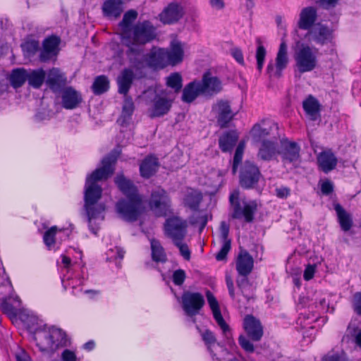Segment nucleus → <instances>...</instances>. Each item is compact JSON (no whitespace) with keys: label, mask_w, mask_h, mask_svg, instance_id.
<instances>
[{"label":"nucleus","mask_w":361,"mask_h":361,"mask_svg":"<svg viewBox=\"0 0 361 361\" xmlns=\"http://www.w3.org/2000/svg\"><path fill=\"white\" fill-rule=\"evenodd\" d=\"M116 157L108 155L102 161V166L95 169L86 178L84 192V208L87 214L89 228L96 234L97 231L92 226V221L100 217L104 212L106 206L104 203H99L102 195V188L97 183L99 180L108 179L114 173V165Z\"/></svg>","instance_id":"1"},{"label":"nucleus","mask_w":361,"mask_h":361,"mask_svg":"<svg viewBox=\"0 0 361 361\" xmlns=\"http://www.w3.org/2000/svg\"><path fill=\"white\" fill-rule=\"evenodd\" d=\"M157 37V27L148 20L136 23L129 32H125L121 39L127 47L126 54L133 67L142 66V61L133 56L142 55L145 46L153 42Z\"/></svg>","instance_id":"2"},{"label":"nucleus","mask_w":361,"mask_h":361,"mask_svg":"<svg viewBox=\"0 0 361 361\" xmlns=\"http://www.w3.org/2000/svg\"><path fill=\"white\" fill-rule=\"evenodd\" d=\"M243 328L247 336L240 335L238 343L245 353H253L255 346L252 341L257 342L261 340L264 334L263 326L259 319L248 314L243 319Z\"/></svg>","instance_id":"3"},{"label":"nucleus","mask_w":361,"mask_h":361,"mask_svg":"<svg viewBox=\"0 0 361 361\" xmlns=\"http://www.w3.org/2000/svg\"><path fill=\"white\" fill-rule=\"evenodd\" d=\"M229 203L232 219H243L247 223H251L254 221L255 214L257 210V204L255 200H241L240 198V191L235 190L230 194Z\"/></svg>","instance_id":"4"},{"label":"nucleus","mask_w":361,"mask_h":361,"mask_svg":"<svg viewBox=\"0 0 361 361\" xmlns=\"http://www.w3.org/2000/svg\"><path fill=\"white\" fill-rule=\"evenodd\" d=\"M116 210L124 221L135 222L142 212V197L121 198L116 204Z\"/></svg>","instance_id":"5"},{"label":"nucleus","mask_w":361,"mask_h":361,"mask_svg":"<svg viewBox=\"0 0 361 361\" xmlns=\"http://www.w3.org/2000/svg\"><path fill=\"white\" fill-rule=\"evenodd\" d=\"M294 52L293 58L295 60V73L302 74L304 73L313 71L317 65V59L312 49L307 44H300Z\"/></svg>","instance_id":"6"},{"label":"nucleus","mask_w":361,"mask_h":361,"mask_svg":"<svg viewBox=\"0 0 361 361\" xmlns=\"http://www.w3.org/2000/svg\"><path fill=\"white\" fill-rule=\"evenodd\" d=\"M133 56L137 60L142 61V67H133L136 70H141L146 67L152 69H163L167 66L164 48L153 47L142 58H139L140 56L135 55Z\"/></svg>","instance_id":"7"},{"label":"nucleus","mask_w":361,"mask_h":361,"mask_svg":"<svg viewBox=\"0 0 361 361\" xmlns=\"http://www.w3.org/2000/svg\"><path fill=\"white\" fill-rule=\"evenodd\" d=\"M149 205L157 216H166L170 209L171 200L166 191L159 187L152 190Z\"/></svg>","instance_id":"8"},{"label":"nucleus","mask_w":361,"mask_h":361,"mask_svg":"<svg viewBox=\"0 0 361 361\" xmlns=\"http://www.w3.org/2000/svg\"><path fill=\"white\" fill-rule=\"evenodd\" d=\"M204 303V296L199 292L186 290L182 294V308L185 314L189 317H193L199 314Z\"/></svg>","instance_id":"9"},{"label":"nucleus","mask_w":361,"mask_h":361,"mask_svg":"<svg viewBox=\"0 0 361 361\" xmlns=\"http://www.w3.org/2000/svg\"><path fill=\"white\" fill-rule=\"evenodd\" d=\"M188 224L182 219L173 216L166 220L164 223L165 235L172 240V242L183 240L187 234Z\"/></svg>","instance_id":"10"},{"label":"nucleus","mask_w":361,"mask_h":361,"mask_svg":"<svg viewBox=\"0 0 361 361\" xmlns=\"http://www.w3.org/2000/svg\"><path fill=\"white\" fill-rule=\"evenodd\" d=\"M262 174L257 165L251 161H245L239 176V183L244 189L253 188L259 182Z\"/></svg>","instance_id":"11"},{"label":"nucleus","mask_w":361,"mask_h":361,"mask_svg":"<svg viewBox=\"0 0 361 361\" xmlns=\"http://www.w3.org/2000/svg\"><path fill=\"white\" fill-rule=\"evenodd\" d=\"M61 38L55 35L46 37L42 42V48L40 50L39 59L41 62L46 63L56 59L59 53Z\"/></svg>","instance_id":"12"},{"label":"nucleus","mask_w":361,"mask_h":361,"mask_svg":"<svg viewBox=\"0 0 361 361\" xmlns=\"http://www.w3.org/2000/svg\"><path fill=\"white\" fill-rule=\"evenodd\" d=\"M305 37L310 42L323 46L331 42L333 38V32L328 26L319 23L307 31Z\"/></svg>","instance_id":"13"},{"label":"nucleus","mask_w":361,"mask_h":361,"mask_svg":"<svg viewBox=\"0 0 361 361\" xmlns=\"http://www.w3.org/2000/svg\"><path fill=\"white\" fill-rule=\"evenodd\" d=\"M212 110L216 113V121L221 128H227L236 115V113L232 111L230 102L226 100L217 101L212 106Z\"/></svg>","instance_id":"14"},{"label":"nucleus","mask_w":361,"mask_h":361,"mask_svg":"<svg viewBox=\"0 0 361 361\" xmlns=\"http://www.w3.org/2000/svg\"><path fill=\"white\" fill-rule=\"evenodd\" d=\"M184 8L180 4L171 2L159 14V20L165 25H173L184 16Z\"/></svg>","instance_id":"15"},{"label":"nucleus","mask_w":361,"mask_h":361,"mask_svg":"<svg viewBox=\"0 0 361 361\" xmlns=\"http://www.w3.org/2000/svg\"><path fill=\"white\" fill-rule=\"evenodd\" d=\"M45 82L54 93H57L66 87L67 77L59 68H52L46 74Z\"/></svg>","instance_id":"16"},{"label":"nucleus","mask_w":361,"mask_h":361,"mask_svg":"<svg viewBox=\"0 0 361 361\" xmlns=\"http://www.w3.org/2000/svg\"><path fill=\"white\" fill-rule=\"evenodd\" d=\"M173 102V99L156 94L152 100L151 106L148 109L149 116L154 118L166 115L172 107Z\"/></svg>","instance_id":"17"},{"label":"nucleus","mask_w":361,"mask_h":361,"mask_svg":"<svg viewBox=\"0 0 361 361\" xmlns=\"http://www.w3.org/2000/svg\"><path fill=\"white\" fill-rule=\"evenodd\" d=\"M202 94L204 96H214L221 92V82L217 77L212 76L207 71L204 73L202 80L198 81Z\"/></svg>","instance_id":"18"},{"label":"nucleus","mask_w":361,"mask_h":361,"mask_svg":"<svg viewBox=\"0 0 361 361\" xmlns=\"http://www.w3.org/2000/svg\"><path fill=\"white\" fill-rule=\"evenodd\" d=\"M280 143L279 154L283 161L292 163L300 158V147L297 142L282 139Z\"/></svg>","instance_id":"19"},{"label":"nucleus","mask_w":361,"mask_h":361,"mask_svg":"<svg viewBox=\"0 0 361 361\" xmlns=\"http://www.w3.org/2000/svg\"><path fill=\"white\" fill-rule=\"evenodd\" d=\"M61 92V104L66 109H74L79 106L82 102L80 92L71 86L63 88Z\"/></svg>","instance_id":"20"},{"label":"nucleus","mask_w":361,"mask_h":361,"mask_svg":"<svg viewBox=\"0 0 361 361\" xmlns=\"http://www.w3.org/2000/svg\"><path fill=\"white\" fill-rule=\"evenodd\" d=\"M165 58L168 66H176L181 63L184 56L183 44L178 40L171 42L169 49H164Z\"/></svg>","instance_id":"21"},{"label":"nucleus","mask_w":361,"mask_h":361,"mask_svg":"<svg viewBox=\"0 0 361 361\" xmlns=\"http://www.w3.org/2000/svg\"><path fill=\"white\" fill-rule=\"evenodd\" d=\"M317 18V10L313 6L302 8L299 16L298 27L300 30H310L315 25Z\"/></svg>","instance_id":"22"},{"label":"nucleus","mask_w":361,"mask_h":361,"mask_svg":"<svg viewBox=\"0 0 361 361\" xmlns=\"http://www.w3.org/2000/svg\"><path fill=\"white\" fill-rule=\"evenodd\" d=\"M114 182L119 190L126 197H141L137 186L123 173L118 174L114 178Z\"/></svg>","instance_id":"23"},{"label":"nucleus","mask_w":361,"mask_h":361,"mask_svg":"<svg viewBox=\"0 0 361 361\" xmlns=\"http://www.w3.org/2000/svg\"><path fill=\"white\" fill-rule=\"evenodd\" d=\"M279 154L276 140H263L257 153V157L263 161H270Z\"/></svg>","instance_id":"24"},{"label":"nucleus","mask_w":361,"mask_h":361,"mask_svg":"<svg viewBox=\"0 0 361 361\" xmlns=\"http://www.w3.org/2000/svg\"><path fill=\"white\" fill-rule=\"evenodd\" d=\"M229 226L225 222L221 221L220 225V238L222 242V246L216 255L217 261H223L226 259L227 255L231 249V240L228 238Z\"/></svg>","instance_id":"25"},{"label":"nucleus","mask_w":361,"mask_h":361,"mask_svg":"<svg viewBox=\"0 0 361 361\" xmlns=\"http://www.w3.org/2000/svg\"><path fill=\"white\" fill-rule=\"evenodd\" d=\"M319 168L325 173L334 170L338 163V159L331 150H326L319 153L317 157Z\"/></svg>","instance_id":"26"},{"label":"nucleus","mask_w":361,"mask_h":361,"mask_svg":"<svg viewBox=\"0 0 361 361\" xmlns=\"http://www.w3.org/2000/svg\"><path fill=\"white\" fill-rule=\"evenodd\" d=\"M135 75L132 69L124 68L117 78L118 92L128 97L127 94L133 85Z\"/></svg>","instance_id":"27"},{"label":"nucleus","mask_w":361,"mask_h":361,"mask_svg":"<svg viewBox=\"0 0 361 361\" xmlns=\"http://www.w3.org/2000/svg\"><path fill=\"white\" fill-rule=\"evenodd\" d=\"M254 267L252 257L246 250L241 251L236 260V270L239 275H249Z\"/></svg>","instance_id":"28"},{"label":"nucleus","mask_w":361,"mask_h":361,"mask_svg":"<svg viewBox=\"0 0 361 361\" xmlns=\"http://www.w3.org/2000/svg\"><path fill=\"white\" fill-rule=\"evenodd\" d=\"M288 63V46L285 39L282 38L276 57V71L274 73V76L280 78L282 75V71L286 68Z\"/></svg>","instance_id":"29"},{"label":"nucleus","mask_w":361,"mask_h":361,"mask_svg":"<svg viewBox=\"0 0 361 361\" xmlns=\"http://www.w3.org/2000/svg\"><path fill=\"white\" fill-rule=\"evenodd\" d=\"M197 329L213 361H221V359L214 352L213 349L216 344L219 346L220 345L219 343L217 342L215 334L209 329L202 330L199 327H197Z\"/></svg>","instance_id":"30"},{"label":"nucleus","mask_w":361,"mask_h":361,"mask_svg":"<svg viewBox=\"0 0 361 361\" xmlns=\"http://www.w3.org/2000/svg\"><path fill=\"white\" fill-rule=\"evenodd\" d=\"M102 9L105 17L116 19L123 12V1L105 0Z\"/></svg>","instance_id":"31"},{"label":"nucleus","mask_w":361,"mask_h":361,"mask_svg":"<svg viewBox=\"0 0 361 361\" xmlns=\"http://www.w3.org/2000/svg\"><path fill=\"white\" fill-rule=\"evenodd\" d=\"M135 110L134 102L130 97H126L122 106L121 114L117 119V123L122 127H126L130 124L132 115Z\"/></svg>","instance_id":"32"},{"label":"nucleus","mask_w":361,"mask_h":361,"mask_svg":"<svg viewBox=\"0 0 361 361\" xmlns=\"http://www.w3.org/2000/svg\"><path fill=\"white\" fill-rule=\"evenodd\" d=\"M158 167V159L154 156H148L140 165V175L145 178H149L157 172Z\"/></svg>","instance_id":"33"},{"label":"nucleus","mask_w":361,"mask_h":361,"mask_svg":"<svg viewBox=\"0 0 361 361\" xmlns=\"http://www.w3.org/2000/svg\"><path fill=\"white\" fill-rule=\"evenodd\" d=\"M46 80V72L40 68L27 70V82L34 89H39Z\"/></svg>","instance_id":"34"},{"label":"nucleus","mask_w":361,"mask_h":361,"mask_svg":"<svg viewBox=\"0 0 361 361\" xmlns=\"http://www.w3.org/2000/svg\"><path fill=\"white\" fill-rule=\"evenodd\" d=\"M238 140V133L236 130H228L224 133L219 139V147L224 152L233 149Z\"/></svg>","instance_id":"35"},{"label":"nucleus","mask_w":361,"mask_h":361,"mask_svg":"<svg viewBox=\"0 0 361 361\" xmlns=\"http://www.w3.org/2000/svg\"><path fill=\"white\" fill-rule=\"evenodd\" d=\"M202 94L198 81L194 80L187 84L183 89L181 99L185 103H192L196 98Z\"/></svg>","instance_id":"36"},{"label":"nucleus","mask_w":361,"mask_h":361,"mask_svg":"<svg viewBox=\"0 0 361 361\" xmlns=\"http://www.w3.org/2000/svg\"><path fill=\"white\" fill-rule=\"evenodd\" d=\"M334 209L341 229L345 232L348 231L353 224L351 215L339 204H336Z\"/></svg>","instance_id":"37"},{"label":"nucleus","mask_w":361,"mask_h":361,"mask_svg":"<svg viewBox=\"0 0 361 361\" xmlns=\"http://www.w3.org/2000/svg\"><path fill=\"white\" fill-rule=\"evenodd\" d=\"M271 130V123L263 120L260 123H256L253 126L251 130V134L255 140L260 141L264 137L269 136Z\"/></svg>","instance_id":"38"},{"label":"nucleus","mask_w":361,"mask_h":361,"mask_svg":"<svg viewBox=\"0 0 361 361\" xmlns=\"http://www.w3.org/2000/svg\"><path fill=\"white\" fill-rule=\"evenodd\" d=\"M302 107L305 113L315 120L320 111V104L312 95H309L302 102Z\"/></svg>","instance_id":"39"},{"label":"nucleus","mask_w":361,"mask_h":361,"mask_svg":"<svg viewBox=\"0 0 361 361\" xmlns=\"http://www.w3.org/2000/svg\"><path fill=\"white\" fill-rule=\"evenodd\" d=\"M51 338L49 331L39 332L35 337L37 342V345L39 347L42 352H53L56 350V344L53 343L52 345L49 343Z\"/></svg>","instance_id":"40"},{"label":"nucleus","mask_w":361,"mask_h":361,"mask_svg":"<svg viewBox=\"0 0 361 361\" xmlns=\"http://www.w3.org/2000/svg\"><path fill=\"white\" fill-rule=\"evenodd\" d=\"M151 255L152 259L157 263H165L167 262V255L164 248L157 240L152 239L151 240Z\"/></svg>","instance_id":"41"},{"label":"nucleus","mask_w":361,"mask_h":361,"mask_svg":"<svg viewBox=\"0 0 361 361\" xmlns=\"http://www.w3.org/2000/svg\"><path fill=\"white\" fill-rule=\"evenodd\" d=\"M137 12L133 9L129 10L124 13L122 20L118 24L121 30V37L125 35L126 32H129L131 30L134 25L133 23L137 18Z\"/></svg>","instance_id":"42"},{"label":"nucleus","mask_w":361,"mask_h":361,"mask_svg":"<svg viewBox=\"0 0 361 361\" xmlns=\"http://www.w3.org/2000/svg\"><path fill=\"white\" fill-rule=\"evenodd\" d=\"M9 81L13 88L21 87L27 81V69L24 68L13 69L10 75Z\"/></svg>","instance_id":"43"},{"label":"nucleus","mask_w":361,"mask_h":361,"mask_svg":"<svg viewBox=\"0 0 361 361\" xmlns=\"http://www.w3.org/2000/svg\"><path fill=\"white\" fill-rule=\"evenodd\" d=\"M49 331L51 336L49 340V343L51 345H52L53 343H55L56 349H57L59 346H63L66 345V334L61 329L51 327L49 329Z\"/></svg>","instance_id":"44"},{"label":"nucleus","mask_w":361,"mask_h":361,"mask_svg":"<svg viewBox=\"0 0 361 361\" xmlns=\"http://www.w3.org/2000/svg\"><path fill=\"white\" fill-rule=\"evenodd\" d=\"M92 89L95 95H100L107 92L109 89V80L106 75L97 76L92 85Z\"/></svg>","instance_id":"45"},{"label":"nucleus","mask_w":361,"mask_h":361,"mask_svg":"<svg viewBox=\"0 0 361 361\" xmlns=\"http://www.w3.org/2000/svg\"><path fill=\"white\" fill-rule=\"evenodd\" d=\"M202 200V195L201 192L193 190L185 195L184 198V204L191 210L197 211L199 209Z\"/></svg>","instance_id":"46"},{"label":"nucleus","mask_w":361,"mask_h":361,"mask_svg":"<svg viewBox=\"0 0 361 361\" xmlns=\"http://www.w3.org/2000/svg\"><path fill=\"white\" fill-rule=\"evenodd\" d=\"M166 85L173 90L174 92H179L183 87V78L179 73H173L166 78Z\"/></svg>","instance_id":"47"},{"label":"nucleus","mask_w":361,"mask_h":361,"mask_svg":"<svg viewBox=\"0 0 361 361\" xmlns=\"http://www.w3.org/2000/svg\"><path fill=\"white\" fill-rule=\"evenodd\" d=\"M12 289L11 282L4 269H0V299L6 298Z\"/></svg>","instance_id":"48"},{"label":"nucleus","mask_w":361,"mask_h":361,"mask_svg":"<svg viewBox=\"0 0 361 361\" xmlns=\"http://www.w3.org/2000/svg\"><path fill=\"white\" fill-rule=\"evenodd\" d=\"M256 42L257 44V48L256 50L257 68L259 72H261L264 66L267 51L265 47L262 45L259 38L257 39Z\"/></svg>","instance_id":"49"},{"label":"nucleus","mask_w":361,"mask_h":361,"mask_svg":"<svg viewBox=\"0 0 361 361\" xmlns=\"http://www.w3.org/2000/svg\"><path fill=\"white\" fill-rule=\"evenodd\" d=\"M248 275L240 276V278L237 279L236 283L237 286L241 292V294L249 300L251 295L248 293V290L250 289L251 286L247 278Z\"/></svg>","instance_id":"50"},{"label":"nucleus","mask_w":361,"mask_h":361,"mask_svg":"<svg viewBox=\"0 0 361 361\" xmlns=\"http://www.w3.org/2000/svg\"><path fill=\"white\" fill-rule=\"evenodd\" d=\"M24 53L28 56H33L39 50V43L37 40L27 41L21 45Z\"/></svg>","instance_id":"51"},{"label":"nucleus","mask_w":361,"mask_h":361,"mask_svg":"<svg viewBox=\"0 0 361 361\" xmlns=\"http://www.w3.org/2000/svg\"><path fill=\"white\" fill-rule=\"evenodd\" d=\"M58 231L56 226H51L44 234L43 241L47 247L51 248L56 243V234Z\"/></svg>","instance_id":"52"},{"label":"nucleus","mask_w":361,"mask_h":361,"mask_svg":"<svg viewBox=\"0 0 361 361\" xmlns=\"http://www.w3.org/2000/svg\"><path fill=\"white\" fill-rule=\"evenodd\" d=\"M322 361H350L344 351L336 352L326 355Z\"/></svg>","instance_id":"53"},{"label":"nucleus","mask_w":361,"mask_h":361,"mask_svg":"<svg viewBox=\"0 0 361 361\" xmlns=\"http://www.w3.org/2000/svg\"><path fill=\"white\" fill-rule=\"evenodd\" d=\"M212 313L215 321L220 326L224 334H226V333L230 331V328L223 318L220 309L212 311Z\"/></svg>","instance_id":"54"},{"label":"nucleus","mask_w":361,"mask_h":361,"mask_svg":"<svg viewBox=\"0 0 361 361\" xmlns=\"http://www.w3.org/2000/svg\"><path fill=\"white\" fill-rule=\"evenodd\" d=\"M1 300L0 305V309L4 314H6L8 316L16 317V310L13 307V305L8 302L6 300V298H4L3 299H0Z\"/></svg>","instance_id":"55"},{"label":"nucleus","mask_w":361,"mask_h":361,"mask_svg":"<svg viewBox=\"0 0 361 361\" xmlns=\"http://www.w3.org/2000/svg\"><path fill=\"white\" fill-rule=\"evenodd\" d=\"M207 217L206 215L192 216L190 219V223L192 226H199V231L201 233L207 224Z\"/></svg>","instance_id":"56"},{"label":"nucleus","mask_w":361,"mask_h":361,"mask_svg":"<svg viewBox=\"0 0 361 361\" xmlns=\"http://www.w3.org/2000/svg\"><path fill=\"white\" fill-rule=\"evenodd\" d=\"M183 240H180L173 243L180 251L181 256L187 261L190 259L191 252L186 243H183Z\"/></svg>","instance_id":"57"},{"label":"nucleus","mask_w":361,"mask_h":361,"mask_svg":"<svg viewBox=\"0 0 361 361\" xmlns=\"http://www.w3.org/2000/svg\"><path fill=\"white\" fill-rule=\"evenodd\" d=\"M185 279L186 274L183 269H178L173 271L172 275V281L176 286L183 285Z\"/></svg>","instance_id":"58"},{"label":"nucleus","mask_w":361,"mask_h":361,"mask_svg":"<svg viewBox=\"0 0 361 361\" xmlns=\"http://www.w3.org/2000/svg\"><path fill=\"white\" fill-rule=\"evenodd\" d=\"M353 308L357 315L361 316V292H357L354 294Z\"/></svg>","instance_id":"59"},{"label":"nucleus","mask_w":361,"mask_h":361,"mask_svg":"<svg viewBox=\"0 0 361 361\" xmlns=\"http://www.w3.org/2000/svg\"><path fill=\"white\" fill-rule=\"evenodd\" d=\"M206 297L212 311L220 309L219 302L212 293H211L209 290H207L206 293Z\"/></svg>","instance_id":"60"},{"label":"nucleus","mask_w":361,"mask_h":361,"mask_svg":"<svg viewBox=\"0 0 361 361\" xmlns=\"http://www.w3.org/2000/svg\"><path fill=\"white\" fill-rule=\"evenodd\" d=\"M243 153H240L239 150H235L234 157H233V162L232 166V173L235 174L237 172L238 165L241 163L243 159Z\"/></svg>","instance_id":"61"},{"label":"nucleus","mask_w":361,"mask_h":361,"mask_svg":"<svg viewBox=\"0 0 361 361\" xmlns=\"http://www.w3.org/2000/svg\"><path fill=\"white\" fill-rule=\"evenodd\" d=\"M231 53L232 56L239 64L242 66L245 64L243 51L240 49L235 47L231 50Z\"/></svg>","instance_id":"62"},{"label":"nucleus","mask_w":361,"mask_h":361,"mask_svg":"<svg viewBox=\"0 0 361 361\" xmlns=\"http://www.w3.org/2000/svg\"><path fill=\"white\" fill-rule=\"evenodd\" d=\"M61 360L62 361H76L77 357L73 351L66 349L61 353Z\"/></svg>","instance_id":"63"},{"label":"nucleus","mask_w":361,"mask_h":361,"mask_svg":"<svg viewBox=\"0 0 361 361\" xmlns=\"http://www.w3.org/2000/svg\"><path fill=\"white\" fill-rule=\"evenodd\" d=\"M290 194V190L288 187L281 186L276 189V195L279 198L285 199Z\"/></svg>","instance_id":"64"}]
</instances>
